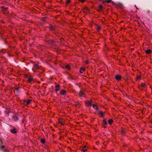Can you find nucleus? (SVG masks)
Segmentation results:
<instances>
[{"label": "nucleus", "mask_w": 152, "mask_h": 152, "mask_svg": "<svg viewBox=\"0 0 152 152\" xmlns=\"http://www.w3.org/2000/svg\"><path fill=\"white\" fill-rule=\"evenodd\" d=\"M99 114L101 115V116L103 118V113L101 111H100Z\"/></svg>", "instance_id": "nucleus-22"}, {"label": "nucleus", "mask_w": 152, "mask_h": 152, "mask_svg": "<svg viewBox=\"0 0 152 152\" xmlns=\"http://www.w3.org/2000/svg\"><path fill=\"white\" fill-rule=\"evenodd\" d=\"M27 81L28 82L30 83L34 80L33 77L32 76H29L27 77Z\"/></svg>", "instance_id": "nucleus-2"}, {"label": "nucleus", "mask_w": 152, "mask_h": 152, "mask_svg": "<svg viewBox=\"0 0 152 152\" xmlns=\"http://www.w3.org/2000/svg\"><path fill=\"white\" fill-rule=\"evenodd\" d=\"M12 118L15 121H17L18 120V118L16 116H15V115L13 116H12Z\"/></svg>", "instance_id": "nucleus-6"}, {"label": "nucleus", "mask_w": 152, "mask_h": 152, "mask_svg": "<svg viewBox=\"0 0 152 152\" xmlns=\"http://www.w3.org/2000/svg\"><path fill=\"white\" fill-rule=\"evenodd\" d=\"M80 150L83 152H85L86 151V145H84L83 147L81 148Z\"/></svg>", "instance_id": "nucleus-7"}, {"label": "nucleus", "mask_w": 152, "mask_h": 152, "mask_svg": "<svg viewBox=\"0 0 152 152\" xmlns=\"http://www.w3.org/2000/svg\"><path fill=\"white\" fill-rule=\"evenodd\" d=\"M62 120H59V123H60L61 125H64V123L62 121Z\"/></svg>", "instance_id": "nucleus-21"}, {"label": "nucleus", "mask_w": 152, "mask_h": 152, "mask_svg": "<svg viewBox=\"0 0 152 152\" xmlns=\"http://www.w3.org/2000/svg\"><path fill=\"white\" fill-rule=\"evenodd\" d=\"M0 142H1V144H3V142H2V140L0 138Z\"/></svg>", "instance_id": "nucleus-35"}, {"label": "nucleus", "mask_w": 152, "mask_h": 152, "mask_svg": "<svg viewBox=\"0 0 152 152\" xmlns=\"http://www.w3.org/2000/svg\"><path fill=\"white\" fill-rule=\"evenodd\" d=\"M115 77L116 80H119L121 79V76L119 75H116Z\"/></svg>", "instance_id": "nucleus-3"}, {"label": "nucleus", "mask_w": 152, "mask_h": 152, "mask_svg": "<svg viewBox=\"0 0 152 152\" xmlns=\"http://www.w3.org/2000/svg\"><path fill=\"white\" fill-rule=\"evenodd\" d=\"M103 123L105 125H106L107 124V123L105 119H104V120L103 121Z\"/></svg>", "instance_id": "nucleus-19"}, {"label": "nucleus", "mask_w": 152, "mask_h": 152, "mask_svg": "<svg viewBox=\"0 0 152 152\" xmlns=\"http://www.w3.org/2000/svg\"><path fill=\"white\" fill-rule=\"evenodd\" d=\"M66 91L64 90H62L60 91V93L63 95H64L66 94Z\"/></svg>", "instance_id": "nucleus-8"}, {"label": "nucleus", "mask_w": 152, "mask_h": 152, "mask_svg": "<svg viewBox=\"0 0 152 152\" xmlns=\"http://www.w3.org/2000/svg\"><path fill=\"white\" fill-rule=\"evenodd\" d=\"M94 108L96 110H98V107L97 106H96V107H95V108Z\"/></svg>", "instance_id": "nucleus-33"}, {"label": "nucleus", "mask_w": 152, "mask_h": 152, "mask_svg": "<svg viewBox=\"0 0 152 152\" xmlns=\"http://www.w3.org/2000/svg\"><path fill=\"white\" fill-rule=\"evenodd\" d=\"M120 133L124 135L125 134V132L124 130H122L121 131Z\"/></svg>", "instance_id": "nucleus-20"}, {"label": "nucleus", "mask_w": 152, "mask_h": 152, "mask_svg": "<svg viewBox=\"0 0 152 152\" xmlns=\"http://www.w3.org/2000/svg\"><path fill=\"white\" fill-rule=\"evenodd\" d=\"M92 107L94 108H95V107H96V106H97V104H92Z\"/></svg>", "instance_id": "nucleus-23"}, {"label": "nucleus", "mask_w": 152, "mask_h": 152, "mask_svg": "<svg viewBox=\"0 0 152 152\" xmlns=\"http://www.w3.org/2000/svg\"><path fill=\"white\" fill-rule=\"evenodd\" d=\"M65 68L68 70H69L70 69V66L69 65H66L65 66Z\"/></svg>", "instance_id": "nucleus-15"}, {"label": "nucleus", "mask_w": 152, "mask_h": 152, "mask_svg": "<svg viewBox=\"0 0 152 152\" xmlns=\"http://www.w3.org/2000/svg\"><path fill=\"white\" fill-rule=\"evenodd\" d=\"M92 103L93 102L91 99L86 100V106L89 107H91L92 105Z\"/></svg>", "instance_id": "nucleus-1"}, {"label": "nucleus", "mask_w": 152, "mask_h": 152, "mask_svg": "<svg viewBox=\"0 0 152 152\" xmlns=\"http://www.w3.org/2000/svg\"><path fill=\"white\" fill-rule=\"evenodd\" d=\"M145 52L146 54H149L151 53L152 51H151V50L150 49H147L146 50H145Z\"/></svg>", "instance_id": "nucleus-9"}, {"label": "nucleus", "mask_w": 152, "mask_h": 152, "mask_svg": "<svg viewBox=\"0 0 152 152\" xmlns=\"http://www.w3.org/2000/svg\"><path fill=\"white\" fill-rule=\"evenodd\" d=\"M59 85L58 84H57L55 86V88H56V91L57 92V91H58L60 89L59 88Z\"/></svg>", "instance_id": "nucleus-10"}, {"label": "nucleus", "mask_w": 152, "mask_h": 152, "mask_svg": "<svg viewBox=\"0 0 152 152\" xmlns=\"http://www.w3.org/2000/svg\"><path fill=\"white\" fill-rule=\"evenodd\" d=\"M86 68H87V67H88L86 66Z\"/></svg>", "instance_id": "nucleus-40"}, {"label": "nucleus", "mask_w": 152, "mask_h": 152, "mask_svg": "<svg viewBox=\"0 0 152 152\" xmlns=\"http://www.w3.org/2000/svg\"><path fill=\"white\" fill-rule=\"evenodd\" d=\"M5 44H7V43H6V42H5Z\"/></svg>", "instance_id": "nucleus-39"}, {"label": "nucleus", "mask_w": 152, "mask_h": 152, "mask_svg": "<svg viewBox=\"0 0 152 152\" xmlns=\"http://www.w3.org/2000/svg\"><path fill=\"white\" fill-rule=\"evenodd\" d=\"M105 1L107 3H109L111 1L110 0H105Z\"/></svg>", "instance_id": "nucleus-26"}, {"label": "nucleus", "mask_w": 152, "mask_h": 152, "mask_svg": "<svg viewBox=\"0 0 152 152\" xmlns=\"http://www.w3.org/2000/svg\"><path fill=\"white\" fill-rule=\"evenodd\" d=\"M87 10V9L86 8V10ZM86 12H87V11H86Z\"/></svg>", "instance_id": "nucleus-42"}, {"label": "nucleus", "mask_w": 152, "mask_h": 152, "mask_svg": "<svg viewBox=\"0 0 152 152\" xmlns=\"http://www.w3.org/2000/svg\"><path fill=\"white\" fill-rule=\"evenodd\" d=\"M4 52H3L2 51H0V56L2 54H4Z\"/></svg>", "instance_id": "nucleus-29"}, {"label": "nucleus", "mask_w": 152, "mask_h": 152, "mask_svg": "<svg viewBox=\"0 0 152 152\" xmlns=\"http://www.w3.org/2000/svg\"><path fill=\"white\" fill-rule=\"evenodd\" d=\"M86 151H87V149L86 148Z\"/></svg>", "instance_id": "nucleus-41"}, {"label": "nucleus", "mask_w": 152, "mask_h": 152, "mask_svg": "<svg viewBox=\"0 0 152 152\" xmlns=\"http://www.w3.org/2000/svg\"><path fill=\"white\" fill-rule=\"evenodd\" d=\"M86 137L87 136V135H86Z\"/></svg>", "instance_id": "nucleus-44"}, {"label": "nucleus", "mask_w": 152, "mask_h": 152, "mask_svg": "<svg viewBox=\"0 0 152 152\" xmlns=\"http://www.w3.org/2000/svg\"><path fill=\"white\" fill-rule=\"evenodd\" d=\"M53 42V40H51V43H52Z\"/></svg>", "instance_id": "nucleus-37"}, {"label": "nucleus", "mask_w": 152, "mask_h": 152, "mask_svg": "<svg viewBox=\"0 0 152 152\" xmlns=\"http://www.w3.org/2000/svg\"><path fill=\"white\" fill-rule=\"evenodd\" d=\"M88 136L89 137V134H88Z\"/></svg>", "instance_id": "nucleus-38"}, {"label": "nucleus", "mask_w": 152, "mask_h": 152, "mask_svg": "<svg viewBox=\"0 0 152 152\" xmlns=\"http://www.w3.org/2000/svg\"><path fill=\"white\" fill-rule=\"evenodd\" d=\"M48 28L52 31H54L55 30V28L51 25L48 26Z\"/></svg>", "instance_id": "nucleus-5"}, {"label": "nucleus", "mask_w": 152, "mask_h": 152, "mask_svg": "<svg viewBox=\"0 0 152 152\" xmlns=\"http://www.w3.org/2000/svg\"><path fill=\"white\" fill-rule=\"evenodd\" d=\"M3 151L4 152H9V151H7L6 149H4Z\"/></svg>", "instance_id": "nucleus-32"}, {"label": "nucleus", "mask_w": 152, "mask_h": 152, "mask_svg": "<svg viewBox=\"0 0 152 152\" xmlns=\"http://www.w3.org/2000/svg\"><path fill=\"white\" fill-rule=\"evenodd\" d=\"M86 65L88 64V60H86Z\"/></svg>", "instance_id": "nucleus-36"}, {"label": "nucleus", "mask_w": 152, "mask_h": 152, "mask_svg": "<svg viewBox=\"0 0 152 152\" xmlns=\"http://www.w3.org/2000/svg\"><path fill=\"white\" fill-rule=\"evenodd\" d=\"M19 88H16L15 90L17 92H18V91L19 90Z\"/></svg>", "instance_id": "nucleus-28"}, {"label": "nucleus", "mask_w": 152, "mask_h": 152, "mask_svg": "<svg viewBox=\"0 0 152 152\" xmlns=\"http://www.w3.org/2000/svg\"><path fill=\"white\" fill-rule=\"evenodd\" d=\"M34 67L36 69H39V66L37 64H35L34 65Z\"/></svg>", "instance_id": "nucleus-13"}, {"label": "nucleus", "mask_w": 152, "mask_h": 152, "mask_svg": "<svg viewBox=\"0 0 152 152\" xmlns=\"http://www.w3.org/2000/svg\"><path fill=\"white\" fill-rule=\"evenodd\" d=\"M113 121L112 119H110L109 120H108V123L110 124H112V123H113Z\"/></svg>", "instance_id": "nucleus-18"}, {"label": "nucleus", "mask_w": 152, "mask_h": 152, "mask_svg": "<svg viewBox=\"0 0 152 152\" xmlns=\"http://www.w3.org/2000/svg\"><path fill=\"white\" fill-rule=\"evenodd\" d=\"M40 141L42 143H45V139L42 138L40 139Z\"/></svg>", "instance_id": "nucleus-17"}, {"label": "nucleus", "mask_w": 152, "mask_h": 152, "mask_svg": "<svg viewBox=\"0 0 152 152\" xmlns=\"http://www.w3.org/2000/svg\"><path fill=\"white\" fill-rule=\"evenodd\" d=\"M25 102H26V104L28 105L30 104V103L31 102V100L30 99H28L26 101H25Z\"/></svg>", "instance_id": "nucleus-14"}, {"label": "nucleus", "mask_w": 152, "mask_h": 152, "mask_svg": "<svg viewBox=\"0 0 152 152\" xmlns=\"http://www.w3.org/2000/svg\"><path fill=\"white\" fill-rule=\"evenodd\" d=\"M85 69L84 68H81L80 70V72L81 73H83V72L85 71Z\"/></svg>", "instance_id": "nucleus-11"}, {"label": "nucleus", "mask_w": 152, "mask_h": 152, "mask_svg": "<svg viewBox=\"0 0 152 152\" xmlns=\"http://www.w3.org/2000/svg\"><path fill=\"white\" fill-rule=\"evenodd\" d=\"M99 8L100 10H102L103 9V6L102 5H99Z\"/></svg>", "instance_id": "nucleus-24"}, {"label": "nucleus", "mask_w": 152, "mask_h": 152, "mask_svg": "<svg viewBox=\"0 0 152 152\" xmlns=\"http://www.w3.org/2000/svg\"><path fill=\"white\" fill-rule=\"evenodd\" d=\"M71 0H67L66 2L67 4H69Z\"/></svg>", "instance_id": "nucleus-27"}, {"label": "nucleus", "mask_w": 152, "mask_h": 152, "mask_svg": "<svg viewBox=\"0 0 152 152\" xmlns=\"http://www.w3.org/2000/svg\"><path fill=\"white\" fill-rule=\"evenodd\" d=\"M141 86L142 87H145V83H142L141 84Z\"/></svg>", "instance_id": "nucleus-25"}, {"label": "nucleus", "mask_w": 152, "mask_h": 152, "mask_svg": "<svg viewBox=\"0 0 152 152\" xmlns=\"http://www.w3.org/2000/svg\"><path fill=\"white\" fill-rule=\"evenodd\" d=\"M137 80H140V77H138L137 78Z\"/></svg>", "instance_id": "nucleus-34"}, {"label": "nucleus", "mask_w": 152, "mask_h": 152, "mask_svg": "<svg viewBox=\"0 0 152 152\" xmlns=\"http://www.w3.org/2000/svg\"><path fill=\"white\" fill-rule=\"evenodd\" d=\"M1 8L3 11L6 10L8 9L7 7H5L3 6L1 7Z\"/></svg>", "instance_id": "nucleus-16"}, {"label": "nucleus", "mask_w": 152, "mask_h": 152, "mask_svg": "<svg viewBox=\"0 0 152 152\" xmlns=\"http://www.w3.org/2000/svg\"><path fill=\"white\" fill-rule=\"evenodd\" d=\"M87 44L86 43V46H87V45H86Z\"/></svg>", "instance_id": "nucleus-43"}, {"label": "nucleus", "mask_w": 152, "mask_h": 152, "mask_svg": "<svg viewBox=\"0 0 152 152\" xmlns=\"http://www.w3.org/2000/svg\"><path fill=\"white\" fill-rule=\"evenodd\" d=\"M10 132L13 133H15L17 132V131L15 129H13L10 130Z\"/></svg>", "instance_id": "nucleus-12"}, {"label": "nucleus", "mask_w": 152, "mask_h": 152, "mask_svg": "<svg viewBox=\"0 0 152 152\" xmlns=\"http://www.w3.org/2000/svg\"><path fill=\"white\" fill-rule=\"evenodd\" d=\"M79 0L82 3H83L85 1V0Z\"/></svg>", "instance_id": "nucleus-30"}, {"label": "nucleus", "mask_w": 152, "mask_h": 152, "mask_svg": "<svg viewBox=\"0 0 152 152\" xmlns=\"http://www.w3.org/2000/svg\"><path fill=\"white\" fill-rule=\"evenodd\" d=\"M84 93H83L82 91H80L79 94V96L80 98L82 97H84Z\"/></svg>", "instance_id": "nucleus-4"}, {"label": "nucleus", "mask_w": 152, "mask_h": 152, "mask_svg": "<svg viewBox=\"0 0 152 152\" xmlns=\"http://www.w3.org/2000/svg\"><path fill=\"white\" fill-rule=\"evenodd\" d=\"M42 20L43 21H45L46 19L45 18H43L42 19Z\"/></svg>", "instance_id": "nucleus-31"}]
</instances>
